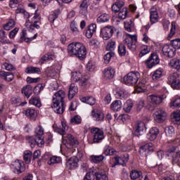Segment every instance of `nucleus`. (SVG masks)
Returning <instances> with one entry per match:
<instances>
[{"mask_svg": "<svg viewBox=\"0 0 180 180\" xmlns=\"http://www.w3.org/2000/svg\"><path fill=\"white\" fill-rule=\"evenodd\" d=\"M64 99H65V92H64V91L59 90L54 94L51 108L56 113L59 115L64 113V105H65Z\"/></svg>", "mask_w": 180, "mask_h": 180, "instance_id": "nucleus-1", "label": "nucleus"}, {"mask_svg": "<svg viewBox=\"0 0 180 180\" xmlns=\"http://www.w3.org/2000/svg\"><path fill=\"white\" fill-rule=\"evenodd\" d=\"M70 56H75L79 60H84L86 57V48L79 42H72L68 46Z\"/></svg>", "mask_w": 180, "mask_h": 180, "instance_id": "nucleus-2", "label": "nucleus"}, {"mask_svg": "<svg viewBox=\"0 0 180 180\" xmlns=\"http://www.w3.org/2000/svg\"><path fill=\"white\" fill-rule=\"evenodd\" d=\"M130 160L129 153H124L122 156L117 155L112 158L111 167L115 168L116 165H122V167H126L127 162Z\"/></svg>", "mask_w": 180, "mask_h": 180, "instance_id": "nucleus-3", "label": "nucleus"}, {"mask_svg": "<svg viewBox=\"0 0 180 180\" xmlns=\"http://www.w3.org/2000/svg\"><path fill=\"white\" fill-rule=\"evenodd\" d=\"M139 79H140L139 72H130L124 77V82L126 85H136Z\"/></svg>", "mask_w": 180, "mask_h": 180, "instance_id": "nucleus-4", "label": "nucleus"}, {"mask_svg": "<svg viewBox=\"0 0 180 180\" xmlns=\"http://www.w3.org/2000/svg\"><path fill=\"white\" fill-rule=\"evenodd\" d=\"M124 43L127 44L128 49H129L131 51H136V49H137V45H136V43H137V36L127 34L124 40Z\"/></svg>", "mask_w": 180, "mask_h": 180, "instance_id": "nucleus-5", "label": "nucleus"}, {"mask_svg": "<svg viewBox=\"0 0 180 180\" xmlns=\"http://www.w3.org/2000/svg\"><path fill=\"white\" fill-rule=\"evenodd\" d=\"M167 83L171 85L173 89H180L179 75L176 72L170 75L168 77Z\"/></svg>", "mask_w": 180, "mask_h": 180, "instance_id": "nucleus-6", "label": "nucleus"}, {"mask_svg": "<svg viewBox=\"0 0 180 180\" xmlns=\"http://www.w3.org/2000/svg\"><path fill=\"white\" fill-rule=\"evenodd\" d=\"M113 33H115V30L110 25L104 27L101 30V34L103 40H109L113 36Z\"/></svg>", "mask_w": 180, "mask_h": 180, "instance_id": "nucleus-7", "label": "nucleus"}, {"mask_svg": "<svg viewBox=\"0 0 180 180\" xmlns=\"http://www.w3.org/2000/svg\"><path fill=\"white\" fill-rule=\"evenodd\" d=\"M67 139L68 142L65 146L67 148H69V151H71V153H74V150L75 149H74L73 147H77V146L79 144V142L78 141V139L74 137V136H72V134H68Z\"/></svg>", "mask_w": 180, "mask_h": 180, "instance_id": "nucleus-8", "label": "nucleus"}, {"mask_svg": "<svg viewBox=\"0 0 180 180\" xmlns=\"http://www.w3.org/2000/svg\"><path fill=\"white\" fill-rule=\"evenodd\" d=\"M91 131L94 134V143H101L105 139L103 131L99 129V128H93Z\"/></svg>", "mask_w": 180, "mask_h": 180, "instance_id": "nucleus-9", "label": "nucleus"}, {"mask_svg": "<svg viewBox=\"0 0 180 180\" xmlns=\"http://www.w3.org/2000/svg\"><path fill=\"white\" fill-rule=\"evenodd\" d=\"M11 168L15 169L17 174H22L26 169V166L25 165V162L17 160L11 164Z\"/></svg>", "mask_w": 180, "mask_h": 180, "instance_id": "nucleus-10", "label": "nucleus"}, {"mask_svg": "<svg viewBox=\"0 0 180 180\" xmlns=\"http://www.w3.org/2000/svg\"><path fill=\"white\" fill-rule=\"evenodd\" d=\"M153 150L154 147L153 143H148L140 147L139 154L142 155V157H148V154L153 153Z\"/></svg>", "mask_w": 180, "mask_h": 180, "instance_id": "nucleus-11", "label": "nucleus"}, {"mask_svg": "<svg viewBox=\"0 0 180 180\" xmlns=\"http://www.w3.org/2000/svg\"><path fill=\"white\" fill-rule=\"evenodd\" d=\"M159 63L160 58L157 53H151L149 58L146 61V65L148 68H153V67H155V65Z\"/></svg>", "mask_w": 180, "mask_h": 180, "instance_id": "nucleus-12", "label": "nucleus"}, {"mask_svg": "<svg viewBox=\"0 0 180 180\" xmlns=\"http://www.w3.org/2000/svg\"><path fill=\"white\" fill-rule=\"evenodd\" d=\"M154 120L158 123H164L167 120V112L163 110H158L154 113Z\"/></svg>", "mask_w": 180, "mask_h": 180, "instance_id": "nucleus-13", "label": "nucleus"}, {"mask_svg": "<svg viewBox=\"0 0 180 180\" xmlns=\"http://www.w3.org/2000/svg\"><path fill=\"white\" fill-rule=\"evenodd\" d=\"M113 94L117 99H127L129 94L123 89H117L113 91Z\"/></svg>", "mask_w": 180, "mask_h": 180, "instance_id": "nucleus-14", "label": "nucleus"}, {"mask_svg": "<svg viewBox=\"0 0 180 180\" xmlns=\"http://www.w3.org/2000/svg\"><path fill=\"white\" fill-rule=\"evenodd\" d=\"M158 134H160V129L154 127L150 129L149 132L146 135V137L148 140H150V141H154V140H155V139H157L158 136Z\"/></svg>", "mask_w": 180, "mask_h": 180, "instance_id": "nucleus-15", "label": "nucleus"}, {"mask_svg": "<svg viewBox=\"0 0 180 180\" xmlns=\"http://www.w3.org/2000/svg\"><path fill=\"white\" fill-rule=\"evenodd\" d=\"M135 127V135L139 137V136H142L143 133H144V130H146V124L142 121H137Z\"/></svg>", "mask_w": 180, "mask_h": 180, "instance_id": "nucleus-16", "label": "nucleus"}, {"mask_svg": "<svg viewBox=\"0 0 180 180\" xmlns=\"http://www.w3.org/2000/svg\"><path fill=\"white\" fill-rule=\"evenodd\" d=\"M26 30H22L20 33V38L18 41L19 43H23L25 41V43H30V41H32V40H34L37 37V33L35 34L32 37H26Z\"/></svg>", "mask_w": 180, "mask_h": 180, "instance_id": "nucleus-17", "label": "nucleus"}, {"mask_svg": "<svg viewBox=\"0 0 180 180\" xmlns=\"http://www.w3.org/2000/svg\"><path fill=\"white\" fill-rule=\"evenodd\" d=\"M162 50L164 56L169 58H172V57L175 56V49H172V47L169 46L168 44L165 45Z\"/></svg>", "mask_w": 180, "mask_h": 180, "instance_id": "nucleus-18", "label": "nucleus"}, {"mask_svg": "<svg viewBox=\"0 0 180 180\" xmlns=\"http://www.w3.org/2000/svg\"><path fill=\"white\" fill-rule=\"evenodd\" d=\"M91 116L96 122H103L105 119V115L101 111H97L96 110H93L91 111Z\"/></svg>", "mask_w": 180, "mask_h": 180, "instance_id": "nucleus-19", "label": "nucleus"}, {"mask_svg": "<svg viewBox=\"0 0 180 180\" xmlns=\"http://www.w3.org/2000/svg\"><path fill=\"white\" fill-rule=\"evenodd\" d=\"M115 69L108 67L103 70V77L105 79H112L115 77Z\"/></svg>", "mask_w": 180, "mask_h": 180, "instance_id": "nucleus-20", "label": "nucleus"}, {"mask_svg": "<svg viewBox=\"0 0 180 180\" xmlns=\"http://www.w3.org/2000/svg\"><path fill=\"white\" fill-rule=\"evenodd\" d=\"M148 99L149 102L152 103V105H160V103L162 102V98L161 97V96L158 95H150L148 96Z\"/></svg>", "mask_w": 180, "mask_h": 180, "instance_id": "nucleus-21", "label": "nucleus"}, {"mask_svg": "<svg viewBox=\"0 0 180 180\" xmlns=\"http://www.w3.org/2000/svg\"><path fill=\"white\" fill-rule=\"evenodd\" d=\"M160 15H158V11H157V8H153L150 9V23L151 25H154V23H157L158 22V19Z\"/></svg>", "mask_w": 180, "mask_h": 180, "instance_id": "nucleus-22", "label": "nucleus"}, {"mask_svg": "<svg viewBox=\"0 0 180 180\" xmlns=\"http://www.w3.org/2000/svg\"><path fill=\"white\" fill-rule=\"evenodd\" d=\"M66 167L69 169H75L78 167V158H71L66 163Z\"/></svg>", "mask_w": 180, "mask_h": 180, "instance_id": "nucleus-23", "label": "nucleus"}, {"mask_svg": "<svg viewBox=\"0 0 180 180\" xmlns=\"http://www.w3.org/2000/svg\"><path fill=\"white\" fill-rule=\"evenodd\" d=\"M96 180H109L106 172L103 170H98L94 173Z\"/></svg>", "mask_w": 180, "mask_h": 180, "instance_id": "nucleus-24", "label": "nucleus"}, {"mask_svg": "<svg viewBox=\"0 0 180 180\" xmlns=\"http://www.w3.org/2000/svg\"><path fill=\"white\" fill-rule=\"evenodd\" d=\"M78 92V87L75 84H71L68 91V98L73 99L76 94Z\"/></svg>", "mask_w": 180, "mask_h": 180, "instance_id": "nucleus-25", "label": "nucleus"}, {"mask_svg": "<svg viewBox=\"0 0 180 180\" xmlns=\"http://www.w3.org/2000/svg\"><path fill=\"white\" fill-rule=\"evenodd\" d=\"M124 6V2L123 1H120L115 2L111 7L112 11L115 12V13H117V12L122 10V8Z\"/></svg>", "mask_w": 180, "mask_h": 180, "instance_id": "nucleus-26", "label": "nucleus"}, {"mask_svg": "<svg viewBox=\"0 0 180 180\" xmlns=\"http://www.w3.org/2000/svg\"><path fill=\"white\" fill-rule=\"evenodd\" d=\"M30 105H32L33 106H36L37 108L41 107V101L40 98L36 96H32L29 100Z\"/></svg>", "mask_w": 180, "mask_h": 180, "instance_id": "nucleus-27", "label": "nucleus"}, {"mask_svg": "<svg viewBox=\"0 0 180 180\" xmlns=\"http://www.w3.org/2000/svg\"><path fill=\"white\" fill-rule=\"evenodd\" d=\"M110 108L114 112H119L122 109V101L116 100L111 103Z\"/></svg>", "mask_w": 180, "mask_h": 180, "instance_id": "nucleus-28", "label": "nucleus"}, {"mask_svg": "<svg viewBox=\"0 0 180 180\" xmlns=\"http://www.w3.org/2000/svg\"><path fill=\"white\" fill-rule=\"evenodd\" d=\"M103 160H105V157L103 155H92L91 156H90L91 162H94V164H99V162H102Z\"/></svg>", "mask_w": 180, "mask_h": 180, "instance_id": "nucleus-29", "label": "nucleus"}, {"mask_svg": "<svg viewBox=\"0 0 180 180\" xmlns=\"http://www.w3.org/2000/svg\"><path fill=\"white\" fill-rule=\"evenodd\" d=\"M80 10L79 12L82 15H86L88 13V1L84 0L79 6Z\"/></svg>", "mask_w": 180, "mask_h": 180, "instance_id": "nucleus-30", "label": "nucleus"}, {"mask_svg": "<svg viewBox=\"0 0 180 180\" xmlns=\"http://www.w3.org/2000/svg\"><path fill=\"white\" fill-rule=\"evenodd\" d=\"M116 153L117 152L115 148H112V146H105L104 148L103 154H105V155H115Z\"/></svg>", "mask_w": 180, "mask_h": 180, "instance_id": "nucleus-31", "label": "nucleus"}, {"mask_svg": "<svg viewBox=\"0 0 180 180\" xmlns=\"http://www.w3.org/2000/svg\"><path fill=\"white\" fill-rule=\"evenodd\" d=\"M54 56L51 53H46L39 60V64L43 65L44 63L47 61H50V60H53Z\"/></svg>", "mask_w": 180, "mask_h": 180, "instance_id": "nucleus-32", "label": "nucleus"}, {"mask_svg": "<svg viewBox=\"0 0 180 180\" xmlns=\"http://www.w3.org/2000/svg\"><path fill=\"white\" fill-rule=\"evenodd\" d=\"M22 94H25V96L27 98H30L32 96V94H33L32 89L30 86L27 85L23 87L21 90Z\"/></svg>", "mask_w": 180, "mask_h": 180, "instance_id": "nucleus-33", "label": "nucleus"}, {"mask_svg": "<svg viewBox=\"0 0 180 180\" xmlns=\"http://www.w3.org/2000/svg\"><path fill=\"white\" fill-rule=\"evenodd\" d=\"M25 115L30 119H34L37 116V111L33 108H28L25 110Z\"/></svg>", "mask_w": 180, "mask_h": 180, "instance_id": "nucleus-34", "label": "nucleus"}, {"mask_svg": "<svg viewBox=\"0 0 180 180\" xmlns=\"http://www.w3.org/2000/svg\"><path fill=\"white\" fill-rule=\"evenodd\" d=\"M146 80H141L136 86L135 91L139 93L144 92L146 91Z\"/></svg>", "mask_w": 180, "mask_h": 180, "instance_id": "nucleus-35", "label": "nucleus"}, {"mask_svg": "<svg viewBox=\"0 0 180 180\" xmlns=\"http://www.w3.org/2000/svg\"><path fill=\"white\" fill-rule=\"evenodd\" d=\"M81 101L82 102L84 103H88V105H95V103H96V100L95 99V98L92 96L82 97Z\"/></svg>", "mask_w": 180, "mask_h": 180, "instance_id": "nucleus-36", "label": "nucleus"}, {"mask_svg": "<svg viewBox=\"0 0 180 180\" xmlns=\"http://www.w3.org/2000/svg\"><path fill=\"white\" fill-rule=\"evenodd\" d=\"M32 155H33V153L30 150H25L24 152L23 158L26 164H30L32 162Z\"/></svg>", "mask_w": 180, "mask_h": 180, "instance_id": "nucleus-37", "label": "nucleus"}, {"mask_svg": "<svg viewBox=\"0 0 180 180\" xmlns=\"http://www.w3.org/2000/svg\"><path fill=\"white\" fill-rule=\"evenodd\" d=\"M172 121L176 124H180V110L171 115Z\"/></svg>", "mask_w": 180, "mask_h": 180, "instance_id": "nucleus-38", "label": "nucleus"}, {"mask_svg": "<svg viewBox=\"0 0 180 180\" xmlns=\"http://www.w3.org/2000/svg\"><path fill=\"white\" fill-rule=\"evenodd\" d=\"M169 65L172 67V68H174L175 70H179L180 69V60L174 58L170 60L169 63Z\"/></svg>", "mask_w": 180, "mask_h": 180, "instance_id": "nucleus-39", "label": "nucleus"}, {"mask_svg": "<svg viewBox=\"0 0 180 180\" xmlns=\"http://www.w3.org/2000/svg\"><path fill=\"white\" fill-rule=\"evenodd\" d=\"M133 101L131 99H129L126 101L124 106V110L127 113H129V112L131 110L134 106Z\"/></svg>", "mask_w": 180, "mask_h": 180, "instance_id": "nucleus-40", "label": "nucleus"}, {"mask_svg": "<svg viewBox=\"0 0 180 180\" xmlns=\"http://www.w3.org/2000/svg\"><path fill=\"white\" fill-rule=\"evenodd\" d=\"M172 163L177 164L180 167V152H174L172 153Z\"/></svg>", "mask_w": 180, "mask_h": 180, "instance_id": "nucleus-41", "label": "nucleus"}, {"mask_svg": "<svg viewBox=\"0 0 180 180\" xmlns=\"http://www.w3.org/2000/svg\"><path fill=\"white\" fill-rule=\"evenodd\" d=\"M170 107L175 108H180V96H176L174 98L173 101L170 102Z\"/></svg>", "mask_w": 180, "mask_h": 180, "instance_id": "nucleus-42", "label": "nucleus"}, {"mask_svg": "<svg viewBox=\"0 0 180 180\" xmlns=\"http://www.w3.org/2000/svg\"><path fill=\"white\" fill-rule=\"evenodd\" d=\"M62 126H63V128H60L58 127H54V130L55 131H56V133H58L61 136H64V134H65L67 125L65 124V123L62 122Z\"/></svg>", "mask_w": 180, "mask_h": 180, "instance_id": "nucleus-43", "label": "nucleus"}, {"mask_svg": "<svg viewBox=\"0 0 180 180\" xmlns=\"http://www.w3.org/2000/svg\"><path fill=\"white\" fill-rule=\"evenodd\" d=\"M109 19H110L109 15L103 13L97 18V22L98 23H105V22H109Z\"/></svg>", "mask_w": 180, "mask_h": 180, "instance_id": "nucleus-44", "label": "nucleus"}, {"mask_svg": "<svg viewBox=\"0 0 180 180\" xmlns=\"http://www.w3.org/2000/svg\"><path fill=\"white\" fill-rule=\"evenodd\" d=\"M165 133L167 137L171 139V137L175 135V129L172 126L168 127L165 129Z\"/></svg>", "mask_w": 180, "mask_h": 180, "instance_id": "nucleus-45", "label": "nucleus"}, {"mask_svg": "<svg viewBox=\"0 0 180 180\" xmlns=\"http://www.w3.org/2000/svg\"><path fill=\"white\" fill-rule=\"evenodd\" d=\"M141 175H143V173L141 171L132 170L130 174L131 179H139V178H140Z\"/></svg>", "mask_w": 180, "mask_h": 180, "instance_id": "nucleus-46", "label": "nucleus"}, {"mask_svg": "<svg viewBox=\"0 0 180 180\" xmlns=\"http://www.w3.org/2000/svg\"><path fill=\"white\" fill-rule=\"evenodd\" d=\"M41 70L39 68L30 67L27 68L25 72L27 74H39Z\"/></svg>", "mask_w": 180, "mask_h": 180, "instance_id": "nucleus-47", "label": "nucleus"}, {"mask_svg": "<svg viewBox=\"0 0 180 180\" xmlns=\"http://www.w3.org/2000/svg\"><path fill=\"white\" fill-rule=\"evenodd\" d=\"M26 140L30 143V146L31 148H34V147L37 144V137L36 136L35 137H34V136H27Z\"/></svg>", "mask_w": 180, "mask_h": 180, "instance_id": "nucleus-48", "label": "nucleus"}, {"mask_svg": "<svg viewBox=\"0 0 180 180\" xmlns=\"http://www.w3.org/2000/svg\"><path fill=\"white\" fill-rule=\"evenodd\" d=\"M61 162V158L57 156H53L48 161L49 165H53V164H60Z\"/></svg>", "mask_w": 180, "mask_h": 180, "instance_id": "nucleus-49", "label": "nucleus"}, {"mask_svg": "<svg viewBox=\"0 0 180 180\" xmlns=\"http://www.w3.org/2000/svg\"><path fill=\"white\" fill-rule=\"evenodd\" d=\"M119 19H126L127 18V8L124 7L118 13Z\"/></svg>", "mask_w": 180, "mask_h": 180, "instance_id": "nucleus-50", "label": "nucleus"}, {"mask_svg": "<svg viewBox=\"0 0 180 180\" xmlns=\"http://www.w3.org/2000/svg\"><path fill=\"white\" fill-rule=\"evenodd\" d=\"M43 134H44V129L39 125L35 129V137H43Z\"/></svg>", "mask_w": 180, "mask_h": 180, "instance_id": "nucleus-51", "label": "nucleus"}, {"mask_svg": "<svg viewBox=\"0 0 180 180\" xmlns=\"http://www.w3.org/2000/svg\"><path fill=\"white\" fill-rule=\"evenodd\" d=\"M172 46L174 49V50H179L180 49V39H172L171 41Z\"/></svg>", "mask_w": 180, "mask_h": 180, "instance_id": "nucleus-52", "label": "nucleus"}, {"mask_svg": "<svg viewBox=\"0 0 180 180\" xmlns=\"http://www.w3.org/2000/svg\"><path fill=\"white\" fill-rule=\"evenodd\" d=\"M118 53L120 56H126L127 51L124 44H120L118 46Z\"/></svg>", "mask_w": 180, "mask_h": 180, "instance_id": "nucleus-53", "label": "nucleus"}, {"mask_svg": "<svg viewBox=\"0 0 180 180\" xmlns=\"http://www.w3.org/2000/svg\"><path fill=\"white\" fill-rule=\"evenodd\" d=\"M13 27H15V20H10L4 26V30H11Z\"/></svg>", "mask_w": 180, "mask_h": 180, "instance_id": "nucleus-54", "label": "nucleus"}, {"mask_svg": "<svg viewBox=\"0 0 180 180\" xmlns=\"http://www.w3.org/2000/svg\"><path fill=\"white\" fill-rule=\"evenodd\" d=\"M162 77V71L161 70H157L152 76L153 81L160 79V77Z\"/></svg>", "mask_w": 180, "mask_h": 180, "instance_id": "nucleus-55", "label": "nucleus"}, {"mask_svg": "<svg viewBox=\"0 0 180 180\" xmlns=\"http://www.w3.org/2000/svg\"><path fill=\"white\" fill-rule=\"evenodd\" d=\"M80 77L81 74L77 72H74L72 73L71 81H72L73 82H78V81H79V79H81Z\"/></svg>", "mask_w": 180, "mask_h": 180, "instance_id": "nucleus-56", "label": "nucleus"}, {"mask_svg": "<svg viewBox=\"0 0 180 180\" xmlns=\"http://www.w3.org/2000/svg\"><path fill=\"white\" fill-rule=\"evenodd\" d=\"M81 122H82V119L79 115H76L70 120V123H74L75 124H81Z\"/></svg>", "mask_w": 180, "mask_h": 180, "instance_id": "nucleus-57", "label": "nucleus"}, {"mask_svg": "<svg viewBox=\"0 0 180 180\" xmlns=\"http://www.w3.org/2000/svg\"><path fill=\"white\" fill-rule=\"evenodd\" d=\"M115 46H116V42L113 41H110L107 44L106 50H108V51L112 52L113 51V50H115Z\"/></svg>", "mask_w": 180, "mask_h": 180, "instance_id": "nucleus-58", "label": "nucleus"}, {"mask_svg": "<svg viewBox=\"0 0 180 180\" xmlns=\"http://www.w3.org/2000/svg\"><path fill=\"white\" fill-rule=\"evenodd\" d=\"M113 56H115V53L113 52H108L104 56L103 58L105 64L109 63V61H110V59Z\"/></svg>", "mask_w": 180, "mask_h": 180, "instance_id": "nucleus-59", "label": "nucleus"}, {"mask_svg": "<svg viewBox=\"0 0 180 180\" xmlns=\"http://www.w3.org/2000/svg\"><path fill=\"white\" fill-rule=\"evenodd\" d=\"M124 27L127 30V32H131V27H133V21H131V20L125 21Z\"/></svg>", "mask_w": 180, "mask_h": 180, "instance_id": "nucleus-60", "label": "nucleus"}, {"mask_svg": "<svg viewBox=\"0 0 180 180\" xmlns=\"http://www.w3.org/2000/svg\"><path fill=\"white\" fill-rule=\"evenodd\" d=\"M89 46H91L92 47L98 48L99 47V41L96 39H91L89 42Z\"/></svg>", "mask_w": 180, "mask_h": 180, "instance_id": "nucleus-61", "label": "nucleus"}, {"mask_svg": "<svg viewBox=\"0 0 180 180\" xmlns=\"http://www.w3.org/2000/svg\"><path fill=\"white\" fill-rule=\"evenodd\" d=\"M146 106V102L144 100H140L137 103L136 110L137 112L141 111V109Z\"/></svg>", "mask_w": 180, "mask_h": 180, "instance_id": "nucleus-62", "label": "nucleus"}, {"mask_svg": "<svg viewBox=\"0 0 180 180\" xmlns=\"http://www.w3.org/2000/svg\"><path fill=\"white\" fill-rule=\"evenodd\" d=\"M4 67L5 70H6L7 71H13V70H16V68H14L13 65L11 64V63H5L4 64Z\"/></svg>", "mask_w": 180, "mask_h": 180, "instance_id": "nucleus-63", "label": "nucleus"}, {"mask_svg": "<svg viewBox=\"0 0 180 180\" xmlns=\"http://www.w3.org/2000/svg\"><path fill=\"white\" fill-rule=\"evenodd\" d=\"M86 68H87L88 71H90V72L94 71V70H95V62L89 61L86 64Z\"/></svg>", "mask_w": 180, "mask_h": 180, "instance_id": "nucleus-64", "label": "nucleus"}]
</instances>
